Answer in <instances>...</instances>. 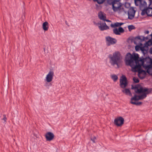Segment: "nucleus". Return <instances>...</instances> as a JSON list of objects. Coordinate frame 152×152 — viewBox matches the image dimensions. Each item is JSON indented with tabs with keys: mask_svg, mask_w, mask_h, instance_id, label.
Returning a JSON list of instances; mask_svg holds the SVG:
<instances>
[{
	"mask_svg": "<svg viewBox=\"0 0 152 152\" xmlns=\"http://www.w3.org/2000/svg\"><path fill=\"white\" fill-rule=\"evenodd\" d=\"M140 48V45H137L135 47V49L136 51H138L139 50Z\"/></svg>",
	"mask_w": 152,
	"mask_h": 152,
	"instance_id": "obj_26",
	"label": "nucleus"
},
{
	"mask_svg": "<svg viewBox=\"0 0 152 152\" xmlns=\"http://www.w3.org/2000/svg\"><path fill=\"white\" fill-rule=\"evenodd\" d=\"M4 118L2 119V120L4 121V122H5L7 120V118L5 115H4Z\"/></svg>",
	"mask_w": 152,
	"mask_h": 152,
	"instance_id": "obj_28",
	"label": "nucleus"
},
{
	"mask_svg": "<svg viewBox=\"0 0 152 152\" xmlns=\"http://www.w3.org/2000/svg\"><path fill=\"white\" fill-rule=\"evenodd\" d=\"M135 11L133 8H131L128 11V13L129 18L132 19L135 15Z\"/></svg>",
	"mask_w": 152,
	"mask_h": 152,
	"instance_id": "obj_13",
	"label": "nucleus"
},
{
	"mask_svg": "<svg viewBox=\"0 0 152 152\" xmlns=\"http://www.w3.org/2000/svg\"><path fill=\"white\" fill-rule=\"evenodd\" d=\"M94 1H96V0H93Z\"/></svg>",
	"mask_w": 152,
	"mask_h": 152,
	"instance_id": "obj_35",
	"label": "nucleus"
},
{
	"mask_svg": "<svg viewBox=\"0 0 152 152\" xmlns=\"http://www.w3.org/2000/svg\"><path fill=\"white\" fill-rule=\"evenodd\" d=\"M54 134L52 132H47L45 135L47 141H50L52 140L54 137Z\"/></svg>",
	"mask_w": 152,
	"mask_h": 152,
	"instance_id": "obj_15",
	"label": "nucleus"
},
{
	"mask_svg": "<svg viewBox=\"0 0 152 152\" xmlns=\"http://www.w3.org/2000/svg\"><path fill=\"white\" fill-rule=\"evenodd\" d=\"M120 0H107V2L110 5H112L113 9L114 12L120 13L124 11L121 4L119 2Z\"/></svg>",
	"mask_w": 152,
	"mask_h": 152,
	"instance_id": "obj_4",
	"label": "nucleus"
},
{
	"mask_svg": "<svg viewBox=\"0 0 152 152\" xmlns=\"http://www.w3.org/2000/svg\"><path fill=\"white\" fill-rule=\"evenodd\" d=\"M142 38H141V37L138 36L136 37L134 40V43L136 45H141L142 44L141 42L144 39L143 37Z\"/></svg>",
	"mask_w": 152,
	"mask_h": 152,
	"instance_id": "obj_11",
	"label": "nucleus"
},
{
	"mask_svg": "<svg viewBox=\"0 0 152 152\" xmlns=\"http://www.w3.org/2000/svg\"><path fill=\"white\" fill-rule=\"evenodd\" d=\"M140 49H141L142 50V51H143V50H143V48H140Z\"/></svg>",
	"mask_w": 152,
	"mask_h": 152,
	"instance_id": "obj_33",
	"label": "nucleus"
},
{
	"mask_svg": "<svg viewBox=\"0 0 152 152\" xmlns=\"http://www.w3.org/2000/svg\"><path fill=\"white\" fill-rule=\"evenodd\" d=\"M150 2L151 5H152V0H149Z\"/></svg>",
	"mask_w": 152,
	"mask_h": 152,
	"instance_id": "obj_31",
	"label": "nucleus"
},
{
	"mask_svg": "<svg viewBox=\"0 0 152 152\" xmlns=\"http://www.w3.org/2000/svg\"><path fill=\"white\" fill-rule=\"evenodd\" d=\"M105 39L106 44L107 46H110L115 44L117 42V40L109 36L106 37Z\"/></svg>",
	"mask_w": 152,
	"mask_h": 152,
	"instance_id": "obj_6",
	"label": "nucleus"
},
{
	"mask_svg": "<svg viewBox=\"0 0 152 152\" xmlns=\"http://www.w3.org/2000/svg\"><path fill=\"white\" fill-rule=\"evenodd\" d=\"M143 59V67L147 70V72L152 75V59L149 57Z\"/></svg>",
	"mask_w": 152,
	"mask_h": 152,
	"instance_id": "obj_5",
	"label": "nucleus"
},
{
	"mask_svg": "<svg viewBox=\"0 0 152 152\" xmlns=\"http://www.w3.org/2000/svg\"><path fill=\"white\" fill-rule=\"evenodd\" d=\"M140 1H141V0H140Z\"/></svg>",
	"mask_w": 152,
	"mask_h": 152,
	"instance_id": "obj_36",
	"label": "nucleus"
},
{
	"mask_svg": "<svg viewBox=\"0 0 152 152\" xmlns=\"http://www.w3.org/2000/svg\"><path fill=\"white\" fill-rule=\"evenodd\" d=\"M150 53L152 54V47L149 50Z\"/></svg>",
	"mask_w": 152,
	"mask_h": 152,
	"instance_id": "obj_29",
	"label": "nucleus"
},
{
	"mask_svg": "<svg viewBox=\"0 0 152 152\" xmlns=\"http://www.w3.org/2000/svg\"><path fill=\"white\" fill-rule=\"evenodd\" d=\"M98 16L99 18L101 20H103L104 21H105V19L106 18L105 14L104 13L101 12L99 13Z\"/></svg>",
	"mask_w": 152,
	"mask_h": 152,
	"instance_id": "obj_16",
	"label": "nucleus"
},
{
	"mask_svg": "<svg viewBox=\"0 0 152 152\" xmlns=\"http://www.w3.org/2000/svg\"><path fill=\"white\" fill-rule=\"evenodd\" d=\"M53 72L52 71H50L46 77L47 82L48 83L51 82L53 80Z\"/></svg>",
	"mask_w": 152,
	"mask_h": 152,
	"instance_id": "obj_12",
	"label": "nucleus"
},
{
	"mask_svg": "<svg viewBox=\"0 0 152 152\" xmlns=\"http://www.w3.org/2000/svg\"><path fill=\"white\" fill-rule=\"evenodd\" d=\"M123 24V23H121L116 22L114 23H112L110 25L111 26L112 28H115L116 27L120 26Z\"/></svg>",
	"mask_w": 152,
	"mask_h": 152,
	"instance_id": "obj_17",
	"label": "nucleus"
},
{
	"mask_svg": "<svg viewBox=\"0 0 152 152\" xmlns=\"http://www.w3.org/2000/svg\"><path fill=\"white\" fill-rule=\"evenodd\" d=\"M122 91L126 95L132 96L131 93L129 89H125L124 90H122Z\"/></svg>",
	"mask_w": 152,
	"mask_h": 152,
	"instance_id": "obj_19",
	"label": "nucleus"
},
{
	"mask_svg": "<svg viewBox=\"0 0 152 152\" xmlns=\"http://www.w3.org/2000/svg\"><path fill=\"white\" fill-rule=\"evenodd\" d=\"M142 1L140 0H134L135 4L137 6H138L141 3Z\"/></svg>",
	"mask_w": 152,
	"mask_h": 152,
	"instance_id": "obj_21",
	"label": "nucleus"
},
{
	"mask_svg": "<svg viewBox=\"0 0 152 152\" xmlns=\"http://www.w3.org/2000/svg\"><path fill=\"white\" fill-rule=\"evenodd\" d=\"M48 23L47 22H45L43 23L42 28L45 31L48 30Z\"/></svg>",
	"mask_w": 152,
	"mask_h": 152,
	"instance_id": "obj_18",
	"label": "nucleus"
},
{
	"mask_svg": "<svg viewBox=\"0 0 152 152\" xmlns=\"http://www.w3.org/2000/svg\"><path fill=\"white\" fill-rule=\"evenodd\" d=\"M120 86L122 88H125L127 85V83L126 82V77L123 76L120 80Z\"/></svg>",
	"mask_w": 152,
	"mask_h": 152,
	"instance_id": "obj_8",
	"label": "nucleus"
},
{
	"mask_svg": "<svg viewBox=\"0 0 152 152\" xmlns=\"http://www.w3.org/2000/svg\"><path fill=\"white\" fill-rule=\"evenodd\" d=\"M144 3L145 4H146V3L145 2V1H144Z\"/></svg>",
	"mask_w": 152,
	"mask_h": 152,
	"instance_id": "obj_34",
	"label": "nucleus"
},
{
	"mask_svg": "<svg viewBox=\"0 0 152 152\" xmlns=\"http://www.w3.org/2000/svg\"><path fill=\"white\" fill-rule=\"evenodd\" d=\"M105 21H106L107 22H110V20H106V19H105Z\"/></svg>",
	"mask_w": 152,
	"mask_h": 152,
	"instance_id": "obj_32",
	"label": "nucleus"
},
{
	"mask_svg": "<svg viewBox=\"0 0 152 152\" xmlns=\"http://www.w3.org/2000/svg\"><path fill=\"white\" fill-rule=\"evenodd\" d=\"M96 139V137H93L91 138V140L94 143L96 142V141H95Z\"/></svg>",
	"mask_w": 152,
	"mask_h": 152,
	"instance_id": "obj_27",
	"label": "nucleus"
},
{
	"mask_svg": "<svg viewBox=\"0 0 152 152\" xmlns=\"http://www.w3.org/2000/svg\"><path fill=\"white\" fill-rule=\"evenodd\" d=\"M111 77L114 81H116L118 78L117 76L115 75H111Z\"/></svg>",
	"mask_w": 152,
	"mask_h": 152,
	"instance_id": "obj_22",
	"label": "nucleus"
},
{
	"mask_svg": "<svg viewBox=\"0 0 152 152\" xmlns=\"http://www.w3.org/2000/svg\"><path fill=\"white\" fill-rule=\"evenodd\" d=\"M133 80L134 82L136 83H138L139 81V79L137 77H134L133 78Z\"/></svg>",
	"mask_w": 152,
	"mask_h": 152,
	"instance_id": "obj_23",
	"label": "nucleus"
},
{
	"mask_svg": "<svg viewBox=\"0 0 152 152\" xmlns=\"http://www.w3.org/2000/svg\"><path fill=\"white\" fill-rule=\"evenodd\" d=\"M145 34H148L149 33V31H145Z\"/></svg>",
	"mask_w": 152,
	"mask_h": 152,
	"instance_id": "obj_30",
	"label": "nucleus"
},
{
	"mask_svg": "<svg viewBox=\"0 0 152 152\" xmlns=\"http://www.w3.org/2000/svg\"><path fill=\"white\" fill-rule=\"evenodd\" d=\"M124 121V120L123 118L119 117L115 119L114 123L117 126H120L123 124Z\"/></svg>",
	"mask_w": 152,
	"mask_h": 152,
	"instance_id": "obj_9",
	"label": "nucleus"
},
{
	"mask_svg": "<svg viewBox=\"0 0 152 152\" xmlns=\"http://www.w3.org/2000/svg\"><path fill=\"white\" fill-rule=\"evenodd\" d=\"M108 58L110 60V63L111 65L113 66L116 65L118 66L122 62V56L118 51H116L113 53L112 54H109Z\"/></svg>",
	"mask_w": 152,
	"mask_h": 152,
	"instance_id": "obj_3",
	"label": "nucleus"
},
{
	"mask_svg": "<svg viewBox=\"0 0 152 152\" xmlns=\"http://www.w3.org/2000/svg\"><path fill=\"white\" fill-rule=\"evenodd\" d=\"M98 26L101 31L106 30L109 29V27L107 25L105 22L99 23Z\"/></svg>",
	"mask_w": 152,
	"mask_h": 152,
	"instance_id": "obj_10",
	"label": "nucleus"
},
{
	"mask_svg": "<svg viewBox=\"0 0 152 152\" xmlns=\"http://www.w3.org/2000/svg\"><path fill=\"white\" fill-rule=\"evenodd\" d=\"M132 89L134 90V91L137 93H142V94L140 96L134 95L131 99L130 102L131 104L137 105H141L142 102H137L136 101L145 98L147 96V94L149 93L147 88H143L140 85H137L135 86H132Z\"/></svg>",
	"mask_w": 152,
	"mask_h": 152,
	"instance_id": "obj_2",
	"label": "nucleus"
},
{
	"mask_svg": "<svg viewBox=\"0 0 152 152\" xmlns=\"http://www.w3.org/2000/svg\"><path fill=\"white\" fill-rule=\"evenodd\" d=\"M128 28L129 30H130L133 29L134 27L133 25H130L128 26Z\"/></svg>",
	"mask_w": 152,
	"mask_h": 152,
	"instance_id": "obj_25",
	"label": "nucleus"
},
{
	"mask_svg": "<svg viewBox=\"0 0 152 152\" xmlns=\"http://www.w3.org/2000/svg\"><path fill=\"white\" fill-rule=\"evenodd\" d=\"M146 14L148 16H152V7H150V5L146 9H144L142 10L141 15H143Z\"/></svg>",
	"mask_w": 152,
	"mask_h": 152,
	"instance_id": "obj_7",
	"label": "nucleus"
},
{
	"mask_svg": "<svg viewBox=\"0 0 152 152\" xmlns=\"http://www.w3.org/2000/svg\"><path fill=\"white\" fill-rule=\"evenodd\" d=\"M125 62L127 65L132 67L133 72H138V76L140 78L142 79L145 77L146 72L141 69L142 66L143 67V59L142 58H139L138 54L132 55L130 53H127L125 57Z\"/></svg>",
	"mask_w": 152,
	"mask_h": 152,
	"instance_id": "obj_1",
	"label": "nucleus"
},
{
	"mask_svg": "<svg viewBox=\"0 0 152 152\" xmlns=\"http://www.w3.org/2000/svg\"><path fill=\"white\" fill-rule=\"evenodd\" d=\"M124 31V30L121 27H120L118 29L115 28L113 30L114 33L117 35H120L121 33H123Z\"/></svg>",
	"mask_w": 152,
	"mask_h": 152,
	"instance_id": "obj_14",
	"label": "nucleus"
},
{
	"mask_svg": "<svg viewBox=\"0 0 152 152\" xmlns=\"http://www.w3.org/2000/svg\"><path fill=\"white\" fill-rule=\"evenodd\" d=\"M152 45V39H150L147 42H146L145 44V46H150Z\"/></svg>",
	"mask_w": 152,
	"mask_h": 152,
	"instance_id": "obj_20",
	"label": "nucleus"
},
{
	"mask_svg": "<svg viewBox=\"0 0 152 152\" xmlns=\"http://www.w3.org/2000/svg\"><path fill=\"white\" fill-rule=\"evenodd\" d=\"M105 0H96V1L99 4L102 3Z\"/></svg>",
	"mask_w": 152,
	"mask_h": 152,
	"instance_id": "obj_24",
	"label": "nucleus"
}]
</instances>
